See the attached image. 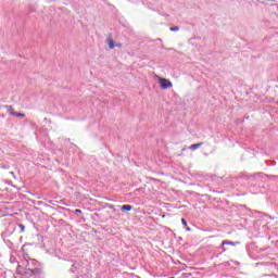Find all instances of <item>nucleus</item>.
<instances>
[{
  "label": "nucleus",
  "instance_id": "obj_3",
  "mask_svg": "<svg viewBox=\"0 0 278 278\" xmlns=\"http://www.w3.org/2000/svg\"><path fill=\"white\" fill-rule=\"evenodd\" d=\"M5 110H8L9 114H11V116H14L16 114V112H14V108L12 105H4Z\"/></svg>",
  "mask_w": 278,
  "mask_h": 278
},
{
  "label": "nucleus",
  "instance_id": "obj_13",
  "mask_svg": "<svg viewBox=\"0 0 278 278\" xmlns=\"http://www.w3.org/2000/svg\"><path fill=\"white\" fill-rule=\"evenodd\" d=\"M169 278H174V277H169Z\"/></svg>",
  "mask_w": 278,
  "mask_h": 278
},
{
  "label": "nucleus",
  "instance_id": "obj_4",
  "mask_svg": "<svg viewBox=\"0 0 278 278\" xmlns=\"http://www.w3.org/2000/svg\"><path fill=\"white\" fill-rule=\"evenodd\" d=\"M134 208V206L129 205V204H126V205H122L121 206V211L122 212H129Z\"/></svg>",
  "mask_w": 278,
  "mask_h": 278
},
{
  "label": "nucleus",
  "instance_id": "obj_8",
  "mask_svg": "<svg viewBox=\"0 0 278 278\" xmlns=\"http://www.w3.org/2000/svg\"><path fill=\"white\" fill-rule=\"evenodd\" d=\"M13 116H17L18 118H25V114L17 113V112H15V114Z\"/></svg>",
  "mask_w": 278,
  "mask_h": 278
},
{
  "label": "nucleus",
  "instance_id": "obj_2",
  "mask_svg": "<svg viewBox=\"0 0 278 278\" xmlns=\"http://www.w3.org/2000/svg\"><path fill=\"white\" fill-rule=\"evenodd\" d=\"M200 147H203V142L191 144L189 149H191V151H197V149H200Z\"/></svg>",
  "mask_w": 278,
  "mask_h": 278
},
{
  "label": "nucleus",
  "instance_id": "obj_9",
  "mask_svg": "<svg viewBox=\"0 0 278 278\" xmlns=\"http://www.w3.org/2000/svg\"><path fill=\"white\" fill-rule=\"evenodd\" d=\"M18 228H20V233L25 232V226H23V224H20Z\"/></svg>",
  "mask_w": 278,
  "mask_h": 278
},
{
  "label": "nucleus",
  "instance_id": "obj_11",
  "mask_svg": "<svg viewBox=\"0 0 278 278\" xmlns=\"http://www.w3.org/2000/svg\"><path fill=\"white\" fill-rule=\"evenodd\" d=\"M75 214H81L80 210H75Z\"/></svg>",
  "mask_w": 278,
  "mask_h": 278
},
{
  "label": "nucleus",
  "instance_id": "obj_10",
  "mask_svg": "<svg viewBox=\"0 0 278 278\" xmlns=\"http://www.w3.org/2000/svg\"><path fill=\"white\" fill-rule=\"evenodd\" d=\"M169 31H179V26L170 27Z\"/></svg>",
  "mask_w": 278,
  "mask_h": 278
},
{
  "label": "nucleus",
  "instance_id": "obj_6",
  "mask_svg": "<svg viewBox=\"0 0 278 278\" xmlns=\"http://www.w3.org/2000/svg\"><path fill=\"white\" fill-rule=\"evenodd\" d=\"M181 224H182V226L185 227V229L187 231H190V227L188 226V223H187V220L185 218H181Z\"/></svg>",
  "mask_w": 278,
  "mask_h": 278
},
{
  "label": "nucleus",
  "instance_id": "obj_7",
  "mask_svg": "<svg viewBox=\"0 0 278 278\" xmlns=\"http://www.w3.org/2000/svg\"><path fill=\"white\" fill-rule=\"evenodd\" d=\"M223 245H230V247H235V242L233 241H223L222 243Z\"/></svg>",
  "mask_w": 278,
  "mask_h": 278
},
{
  "label": "nucleus",
  "instance_id": "obj_12",
  "mask_svg": "<svg viewBox=\"0 0 278 278\" xmlns=\"http://www.w3.org/2000/svg\"><path fill=\"white\" fill-rule=\"evenodd\" d=\"M115 47H123V45H121V43H116V45H115Z\"/></svg>",
  "mask_w": 278,
  "mask_h": 278
},
{
  "label": "nucleus",
  "instance_id": "obj_5",
  "mask_svg": "<svg viewBox=\"0 0 278 278\" xmlns=\"http://www.w3.org/2000/svg\"><path fill=\"white\" fill-rule=\"evenodd\" d=\"M106 42L109 45V49H114V47H116V45L114 43V39L112 38H108Z\"/></svg>",
  "mask_w": 278,
  "mask_h": 278
},
{
  "label": "nucleus",
  "instance_id": "obj_1",
  "mask_svg": "<svg viewBox=\"0 0 278 278\" xmlns=\"http://www.w3.org/2000/svg\"><path fill=\"white\" fill-rule=\"evenodd\" d=\"M156 79L159 80L162 90H168V88H173V83L170 80L160 76H156Z\"/></svg>",
  "mask_w": 278,
  "mask_h": 278
}]
</instances>
